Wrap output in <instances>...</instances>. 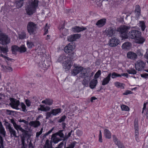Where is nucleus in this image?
<instances>
[{
	"label": "nucleus",
	"mask_w": 148,
	"mask_h": 148,
	"mask_svg": "<svg viewBox=\"0 0 148 148\" xmlns=\"http://www.w3.org/2000/svg\"><path fill=\"white\" fill-rule=\"evenodd\" d=\"M10 39L7 35L3 34H0V52L6 53L9 51L6 45L10 42Z\"/></svg>",
	"instance_id": "1"
},
{
	"label": "nucleus",
	"mask_w": 148,
	"mask_h": 148,
	"mask_svg": "<svg viewBox=\"0 0 148 148\" xmlns=\"http://www.w3.org/2000/svg\"><path fill=\"white\" fill-rule=\"evenodd\" d=\"M38 1L34 0V2L32 1L29 3L26 8V13L28 15H32L36 11V7L38 6Z\"/></svg>",
	"instance_id": "2"
},
{
	"label": "nucleus",
	"mask_w": 148,
	"mask_h": 148,
	"mask_svg": "<svg viewBox=\"0 0 148 148\" xmlns=\"http://www.w3.org/2000/svg\"><path fill=\"white\" fill-rule=\"evenodd\" d=\"M37 25L32 22H29L27 24V30L30 35H34L36 34Z\"/></svg>",
	"instance_id": "3"
},
{
	"label": "nucleus",
	"mask_w": 148,
	"mask_h": 148,
	"mask_svg": "<svg viewBox=\"0 0 148 148\" xmlns=\"http://www.w3.org/2000/svg\"><path fill=\"white\" fill-rule=\"evenodd\" d=\"M130 28V27L125 25L121 26L117 29L116 31L119 32L121 34V36L123 38H128V30Z\"/></svg>",
	"instance_id": "4"
},
{
	"label": "nucleus",
	"mask_w": 148,
	"mask_h": 148,
	"mask_svg": "<svg viewBox=\"0 0 148 148\" xmlns=\"http://www.w3.org/2000/svg\"><path fill=\"white\" fill-rule=\"evenodd\" d=\"M141 33L140 32L136 30H133L131 31L128 34V38L138 39L140 36Z\"/></svg>",
	"instance_id": "5"
},
{
	"label": "nucleus",
	"mask_w": 148,
	"mask_h": 148,
	"mask_svg": "<svg viewBox=\"0 0 148 148\" xmlns=\"http://www.w3.org/2000/svg\"><path fill=\"white\" fill-rule=\"evenodd\" d=\"M9 99L10 101L9 105L11 107L16 110L19 109L18 106L20 105L19 101L13 98L10 97Z\"/></svg>",
	"instance_id": "6"
},
{
	"label": "nucleus",
	"mask_w": 148,
	"mask_h": 148,
	"mask_svg": "<svg viewBox=\"0 0 148 148\" xmlns=\"http://www.w3.org/2000/svg\"><path fill=\"white\" fill-rule=\"evenodd\" d=\"M116 31V28L114 27H110L106 29V34L108 37H112Z\"/></svg>",
	"instance_id": "7"
},
{
	"label": "nucleus",
	"mask_w": 148,
	"mask_h": 148,
	"mask_svg": "<svg viewBox=\"0 0 148 148\" xmlns=\"http://www.w3.org/2000/svg\"><path fill=\"white\" fill-rule=\"evenodd\" d=\"M5 123L8 124L7 125L6 127L9 130V131L10 133V136L11 137L14 136L15 137H18L16 136V131L12 127H11L10 124L6 121H5Z\"/></svg>",
	"instance_id": "8"
},
{
	"label": "nucleus",
	"mask_w": 148,
	"mask_h": 148,
	"mask_svg": "<svg viewBox=\"0 0 148 148\" xmlns=\"http://www.w3.org/2000/svg\"><path fill=\"white\" fill-rule=\"evenodd\" d=\"M70 60H67L64 62L63 63V68L67 70H69L72 66V60L73 59V57L71 56L69 58Z\"/></svg>",
	"instance_id": "9"
},
{
	"label": "nucleus",
	"mask_w": 148,
	"mask_h": 148,
	"mask_svg": "<svg viewBox=\"0 0 148 148\" xmlns=\"http://www.w3.org/2000/svg\"><path fill=\"white\" fill-rule=\"evenodd\" d=\"M81 73L79 74V77L81 78L89 77L90 71L87 68L84 69L81 71Z\"/></svg>",
	"instance_id": "10"
},
{
	"label": "nucleus",
	"mask_w": 148,
	"mask_h": 148,
	"mask_svg": "<svg viewBox=\"0 0 148 148\" xmlns=\"http://www.w3.org/2000/svg\"><path fill=\"white\" fill-rule=\"evenodd\" d=\"M145 66V63L140 60L137 61L135 65L136 69L138 71H140L143 69Z\"/></svg>",
	"instance_id": "11"
},
{
	"label": "nucleus",
	"mask_w": 148,
	"mask_h": 148,
	"mask_svg": "<svg viewBox=\"0 0 148 148\" xmlns=\"http://www.w3.org/2000/svg\"><path fill=\"white\" fill-rule=\"evenodd\" d=\"M81 36V34H79L71 35L67 37V40L70 42L74 41H75L77 39H79Z\"/></svg>",
	"instance_id": "12"
},
{
	"label": "nucleus",
	"mask_w": 148,
	"mask_h": 148,
	"mask_svg": "<svg viewBox=\"0 0 148 148\" xmlns=\"http://www.w3.org/2000/svg\"><path fill=\"white\" fill-rule=\"evenodd\" d=\"M119 41L118 39L113 38L110 39L109 45L111 47H115L119 44Z\"/></svg>",
	"instance_id": "13"
},
{
	"label": "nucleus",
	"mask_w": 148,
	"mask_h": 148,
	"mask_svg": "<svg viewBox=\"0 0 148 148\" xmlns=\"http://www.w3.org/2000/svg\"><path fill=\"white\" fill-rule=\"evenodd\" d=\"M127 58L132 60H135L137 58V55L136 53L132 51H129L127 53Z\"/></svg>",
	"instance_id": "14"
},
{
	"label": "nucleus",
	"mask_w": 148,
	"mask_h": 148,
	"mask_svg": "<svg viewBox=\"0 0 148 148\" xmlns=\"http://www.w3.org/2000/svg\"><path fill=\"white\" fill-rule=\"evenodd\" d=\"M87 28L86 27H80L78 26H75L72 28V30L74 32L78 33L81 31L85 30Z\"/></svg>",
	"instance_id": "15"
},
{
	"label": "nucleus",
	"mask_w": 148,
	"mask_h": 148,
	"mask_svg": "<svg viewBox=\"0 0 148 148\" xmlns=\"http://www.w3.org/2000/svg\"><path fill=\"white\" fill-rule=\"evenodd\" d=\"M83 67L82 66H76L72 71V75L73 76H75L80 73Z\"/></svg>",
	"instance_id": "16"
},
{
	"label": "nucleus",
	"mask_w": 148,
	"mask_h": 148,
	"mask_svg": "<svg viewBox=\"0 0 148 148\" xmlns=\"http://www.w3.org/2000/svg\"><path fill=\"white\" fill-rule=\"evenodd\" d=\"M106 19L105 18L101 19L98 20L96 23V25L98 27L103 26L106 23Z\"/></svg>",
	"instance_id": "17"
},
{
	"label": "nucleus",
	"mask_w": 148,
	"mask_h": 148,
	"mask_svg": "<svg viewBox=\"0 0 148 148\" xmlns=\"http://www.w3.org/2000/svg\"><path fill=\"white\" fill-rule=\"evenodd\" d=\"M72 43H70L67 45L64 48V51L66 53H68L71 52L72 51L73 46Z\"/></svg>",
	"instance_id": "18"
},
{
	"label": "nucleus",
	"mask_w": 148,
	"mask_h": 148,
	"mask_svg": "<svg viewBox=\"0 0 148 148\" xmlns=\"http://www.w3.org/2000/svg\"><path fill=\"white\" fill-rule=\"evenodd\" d=\"M111 73H109L108 76L104 78L102 81V85H105L108 84L111 80Z\"/></svg>",
	"instance_id": "19"
},
{
	"label": "nucleus",
	"mask_w": 148,
	"mask_h": 148,
	"mask_svg": "<svg viewBox=\"0 0 148 148\" xmlns=\"http://www.w3.org/2000/svg\"><path fill=\"white\" fill-rule=\"evenodd\" d=\"M40 108H38V110L41 111L47 112L49 111L51 109V108L48 106H45L44 105H40L39 106Z\"/></svg>",
	"instance_id": "20"
},
{
	"label": "nucleus",
	"mask_w": 148,
	"mask_h": 148,
	"mask_svg": "<svg viewBox=\"0 0 148 148\" xmlns=\"http://www.w3.org/2000/svg\"><path fill=\"white\" fill-rule=\"evenodd\" d=\"M113 140L116 145H117L118 147H119L120 146L123 144V143L119 140L118 139L115 135H113L112 136Z\"/></svg>",
	"instance_id": "21"
},
{
	"label": "nucleus",
	"mask_w": 148,
	"mask_h": 148,
	"mask_svg": "<svg viewBox=\"0 0 148 148\" xmlns=\"http://www.w3.org/2000/svg\"><path fill=\"white\" fill-rule=\"evenodd\" d=\"M51 139L54 143H57L62 139L57 137V135L55 133L53 134L51 136Z\"/></svg>",
	"instance_id": "22"
},
{
	"label": "nucleus",
	"mask_w": 148,
	"mask_h": 148,
	"mask_svg": "<svg viewBox=\"0 0 148 148\" xmlns=\"http://www.w3.org/2000/svg\"><path fill=\"white\" fill-rule=\"evenodd\" d=\"M29 124L31 126L36 127L40 125V123L39 121H30L29 123Z\"/></svg>",
	"instance_id": "23"
},
{
	"label": "nucleus",
	"mask_w": 148,
	"mask_h": 148,
	"mask_svg": "<svg viewBox=\"0 0 148 148\" xmlns=\"http://www.w3.org/2000/svg\"><path fill=\"white\" fill-rule=\"evenodd\" d=\"M97 79H92L90 83V87L92 89L94 88L97 83Z\"/></svg>",
	"instance_id": "24"
},
{
	"label": "nucleus",
	"mask_w": 148,
	"mask_h": 148,
	"mask_svg": "<svg viewBox=\"0 0 148 148\" xmlns=\"http://www.w3.org/2000/svg\"><path fill=\"white\" fill-rule=\"evenodd\" d=\"M134 12L136 15L137 16L139 17L140 15L141 9L139 5H136Z\"/></svg>",
	"instance_id": "25"
},
{
	"label": "nucleus",
	"mask_w": 148,
	"mask_h": 148,
	"mask_svg": "<svg viewBox=\"0 0 148 148\" xmlns=\"http://www.w3.org/2000/svg\"><path fill=\"white\" fill-rule=\"evenodd\" d=\"M41 103L48 106H50L52 105L53 101L52 99L49 98L46 99L45 100L42 101Z\"/></svg>",
	"instance_id": "26"
},
{
	"label": "nucleus",
	"mask_w": 148,
	"mask_h": 148,
	"mask_svg": "<svg viewBox=\"0 0 148 148\" xmlns=\"http://www.w3.org/2000/svg\"><path fill=\"white\" fill-rule=\"evenodd\" d=\"M51 64V62L47 60H45L42 63V67L47 69L50 66Z\"/></svg>",
	"instance_id": "27"
},
{
	"label": "nucleus",
	"mask_w": 148,
	"mask_h": 148,
	"mask_svg": "<svg viewBox=\"0 0 148 148\" xmlns=\"http://www.w3.org/2000/svg\"><path fill=\"white\" fill-rule=\"evenodd\" d=\"M0 134L3 137L5 136L6 132L1 122H0Z\"/></svg>",
	"instance_id": "28"
},
{
	"label": "nucleus",
	"mask_w": 148,
	"mask_h": 148,
	"mask_svg": "<svg viewBox=\"0 0 148 148\" xmlns=\"http://www.w3.org/2000/svg\"><path fill=\"white\" fill-rule=\"evenodd\" d=\"M131 46V44L128 42H125L123 43L122 46V47L123 49H129Z\"/></svg>",
	"instance_id": "29"
},
{
	"label": "nucleus",
	"mask_w": 148,
	"mask_h": 148,
	"mask_svg": "<svg viewBox=\"0 0 148 148\" xmlns=\"http://www.w3.org/2000/svg\"><path fill=\"white\" fill-rule=\"evenodd\" d=\"M104 135L105 137L108 139H110L111 138V133L110 131L107 129H106L104 130Z\"/></svg>",
	"instance_id": "30"
},
{
	"label": "nucleus",
	"mask_w": 148,
	"mask_h": 148,
	"mask_svg": "<svg viewBox=\"0 0 148 148\" xmlns=\"http://www.w3.org/2000/svg\"><path fill=\"white\" fill-rule=\"evenodd\" d=\"M114 84L116 87L118 88L123 89L124 88L125 84H124L117 82L114 83Z\"/></svg>",
	"instance_id": "31"
},
{
	"label": "nucleus",
	"mask_w": 148,
	"mask_h": 148,
	"mask_svg": "<svg viewBox=\"0 0 148 148\" xmlns=\"http://www.w3.org/2000/svg\"><path fill=\"white\" fill-rule=\"evenodd\" d=\"M24 0H18L16 1V7L17 8H19L23 6V4Z\"/></svg>",
	"instance_id": "32"
},
{
	"label": "nucleus",
	"mask_w": 148,
	"mask_h": 148,
	"mask_svg": "<svg viewBox=\"0 0 148 148\" xmlns=\"http://www.w3.org/2000/svg\"><path fill=\"white\" fill-rule=\"evenodd\" d=\"M51 111L53 115L56 116L58 113L61 112V109L60 108L54 109L52 110Z\"/></svg>",
	"instance_id": "33"
},
{
	"label": "nucleus",
	"mask_w": 148,
	"mask_h": 148,
	"mask_svg": "<svg viewBox=\"0 0 148 148\" xmlns=\"http://www.w3.org/2000/svg\"><path fill=\"white\" fill-rule=\"evenodd\" d=\"M18 38L20 39H24L26 37V34L25 32H19L18 34Z\"/></svg>",
	"instance_id": "34"
},
{
	"label": "nucleus",
	"mask_w": 148,
	"mask_h": 148,
	"mask_svg": "<svg viewBox=\"0 0 148 148\" xmlns=\"http://www.w3.org/2000/svg\"><path fill=\"white\" fill-rule=\"evenodd\" d=\"M23 137L21 138H24L25 139V138H29L30 137V135L29 134L28 132L25 130V132H24L22 134Z\"/></svg>",
	"instance_id": "35"
},
{
	"label": "nucleus",
	"mask_w": 148,
	"mask_h": 148,
	"mask_svg": "<svg viewBox=\"0 0 148 148\" xmlns=\"http://www.w3.org/2000/svg\"><path fill=\"white\" fill-rule=\"evenodd\" d=\"M26 48L24 45H22L21 47H19L18 51L21 53H24L26 51Z\"/></svg>",
	"instance_id": "36"
},
{
	"label": "nucleus",
	"mask_w": 148,
	"mask_h": 148,
	"mask_svg": "<svg viewBox=\"0 0 148 148\" xmlns=\"http://www.w3.org/2000/svg\"><path fill=\"white\" fill-rule=\"evenodd\" d=\"M2 67L6 72H11L12 71V69L9 66H2Z\"/></svg>",
	"instance_id": "37"
},
{
	"label": "nucleus",
	"mask_w": 148,
	"mask_h": 148,
	"mask_svg": "<svg viewBox=\"0 0 148 148\" xmlns=\"http://www.w3.org/2000/svg\"><path fill=\"white\" fill-rule=\"evenodd\" d=\"M139 26L141 27V29L143 31L145 29L146 26L145 25V23L144 21H140L139 22Z\"/></svg>",
	"instance_id": "38"
},
{
	"label": "nucleus",
	"mask_w": 148,
	"mask_h": 148,
	"mask_svg": "<svg viewBox=\"0 0 148 148\" xmlns=\"http://www.w3.org/2000/svg\"><path fill=\"white\" fill-rule=\"evenodd\" d=\"M84 79L82 82V84L86 86L88 85V83L89 81L90 80V79L89 77H85L84 78Z\"/></svg>",
	"instance_id": "39"
},
{
	"label": "nucleus",
	"mask_w": 148,
	"mask_h": 148,
	"mask_svg": "<svg viewBox=\"0 0 148 148\" xmlns=\"http://www.w3.org/2000/svg\"><path fill=\"white\" fill-rule=\"evenodd\" d=\"M63 130H60L57 132L55 133L57 136H59L60 138H62L64 137V134L63 132Z\"/></svg>",
	"instance_id": "40"
},
{
	"label": "nucleus",
	"mask_w": 148,
	"mask_h": 148,
	"mask_svg": "<svg viewBox=\"0 0 148 148\" xmlns=\"http://www.w3.org/2000/svg\"><path fill=\"white\" fill-rule=\"evenodd\" d=\"M49 140L47 139L44 145V148H53L52 146L50 145L49 144Z\"/></svg>",
	"instance_id": "41"
},
{
	"label": "nucleus",
	"mask_w": 148,
	"mask_h": 148,
	"mask_svg": "<svg viewBox=\"0 0 148 148\" xmlns=\"http://www.w3.org/2000/svg\"><path fill=\"white\" fill-rule=\"evenodd\" d=\"M127 71L129 74H135L136 73V71L134 69L131 68L130 70H127Z\"/></svg>",
	"instance_id": "42"
},
{
	"label": "nucleus",
	"mask_w": 148,
	"mask_h": 148,
	"mask_svg": "<svg viewBox=\"0 0 148 148\" xmlns=\"http://www.w3.org/2000/svg\"><path fill=\"white\" fill-rule=\"evenodd\" d=\"M25 139L21 138L22 146L21 148H27V145L25 143Z\"/></svg>",
	"instance_id": "43"
},
{
	"label": "nucleus",
	"mask_w": 148,
	"mask_h": 148,
	"mask_svg": "<svg viewBox=\"0 0 148 148\" xmlns=\"http://www.w3.org/2000/svg\"><path fill=\"white\" fill-rule=\"evenodd\" d=\"M19 47L17 46L14 45L12 46V50L13 53H14L16 51H18Z\"/></svg>",
	"instance_id": "44"
},
{
	"label": "nucleus",
	"mask_w": 148,
	"mask_h": 148,
	"mask_svg": "<svg viewBox=\"0 0 148 148\" xmlns=\"http://www.w3.org/2000/svg\"><path fill=\"white\" fill-rule=\"evenodd\" d=\"M21 106L22 111L24 112H26L27 111V110L26 109V106L25 105L23 102L21 103Z\"/></svg>",
	"instance_id": "45"
},
{
	"label": "nucleus",
	"mask_w": 148,
	"mask_h": 148,
	"mask_svg": "<svg viewBox=\"0 0 148 148\" xmlns=\"http://www.w3.org/2000/svg\"><path fill=\"white\" fill-rule=\"evenodd\" d=\"M27 47L28 48H32L34 46L33 43L30 41H27Z\"/></svg>",
	"instance_id": "46"
},
{
	"label": "nucleus",
	"mask_w": 148,
	"mask_h": 148,
	"mask_svg": "<svg viewBox=\"0 0 148 148\" xmlns=\"http://www.w3.org/2000/svg\"><path fill=\"white\" fill-rule=\"evenodd\" d=\"M136 53L137 56L142 57L143 56V51L141 49H138L136 51Z\"/></svg>",
	"instance_id": "47"
},
{
	"label": "nucleus",
	"mask_w": 148,
	"mask_h": 148,
	"mask_svg": "<svg viewBox=\"0 0 148 148\" xmlns=\"http://www.w3.org/2000/svg\"><path fill=\"white\" fill-rule=\"evenodd\" d=\"M121 108L122 110L128 111L129 110V108L128 106L124 105H122L121 106Z\"/></svg>",
	"instance_id": "48"
},
{
	"label": "nucleus",
	"mask_w": 148,
	"mask_h": 148,
	"mask_svg": "<svg viewBox=\"0 0 148 148\" xmlns=\"http://www.w3.org/2000/svg\"><path fill=\"white\" fill-rule=\"evenodd\" d=\"M111 77L114 79L116 78L117 77L120 76V74H118L116 73L115 72H113L112 74L111 73Z\"/></svg>",
	"instance_id": "49"
},
{
	"label": "nucleus",
	"mask_w": 148,
	"mask_h": 148,
	"mask_svg": "<svg viewBox=\"0 0 148 148\" xmlns=\"http://www.w3.org/2000/svg\"><path fill=\"white\" fill-rule=\"evenodd\" d=\"M52 113L51 111L50 112H47L46 113V119H48L50 117H52Z\"/></svg>",
	"instance_id": "50"
},
{
	"label": "nucleus",
	"mask_w": 148,
	"mask_h": 148,
	"mask_svg": "<svg viewBox=\"0 0 148 148\" xmlns=\"http://www.w3.org/2000/svg\"><path fill=\"white\" fill-rule=\"evenodd\" d=\"M15 129H16L17 131H18V130H20L23 133L24 132H25V130L23 129L22 127H21L20 125H18L15 128Z\"/></svg>",
	"instance_id": "51"
},
{
	"label": "nucleus",
	"mask_w": 148,
	"mask_h": 148,
	"mask_svg": "<svg viewBox=\"0 0 148 148\" xmlns=\"http://www.w3.org/2000/svg\"><path fill=\"white\" fill-rule=\"evenodd\" d=\"M136 40H138L137 42L139 43H143L145 41L144 39L141 37V36L138 39H136Z\"/></svg>",
	"instance_id": "52"
},
{
	"label": "nucleus",
	"mask_w": 148,
	"mask_h": 148,
	"mask_svg": "<svg viewBox=\"0 0 148 148\" xmlns=\"http://www.w3.org/2000/svg\"><path fill=\"white\" fill-rule=\"evenodd\" d=\"M101 74V71L100 70H99L94 75V79H97V78L99 77Z\"/></svg>",
	"instance_id": "53"
},
{
	"label": "nucleus",
	"mask_w": 148,
	"mask_h": 148,
	"mask_svg": "<svg viewBox=\"0 0 148 148\" xmlns=\"http://www.w3.org/2000/svg\"><path fill=\"white\" fill-rule=\"evenodd\" d=\"M54 129V128L53 127L51 130H49L47 132L45 133L42 136L43 138H44L46 137V136H47L49 134H50L53 131Z\"/></svg>",
	"instance_id": "54"
},
{
	"label": "nucleus",
	"mask_w": 148,
	"mask_h": 148,
	"mask_svg": "<svg viewBox=\"0 0 148 148\" xmlns=\"http://www.w3.org/2000/svg\"><path fill=\"white\" fill-rule=\"evenodd\" d=\"M25 102L27 106L29 107L31 106L32 102L30 100L28 99H25Z\"/></svg>",
	"instance_id": "55"
},
{
	"label": "nucleus",
	"mask_w": 148,
	"mask_h": 148,
	"mask_svg": "<svg viewBox=\"0 0 148 148\" xmlns=\"http://www.w3.org/2000/svg\"><path fill=\"white\" fill-rule=\"evenodd\" d=\"M66 58V56H64L63 55H62L60 56L59 58L58 61V62H61L64 60Z\"/></svg>",
	"instance_id": "56"
},
{
	"label": "nucleus",
	"mask_w": 148,
	"mask_h": 148,
	"mask_svg": "<svg viewBox=\"0 0 148 148\" xmlns=\"http://www.w3.org/2000/svg\"><path fill=\"white\" fill-rule=\"evenodd\" d=\"M0 143L1 145V147L2 148H3V140L2 137L1 135H0Z\"/></svg>",
	"instance_id": "57"
},
{
	"label": "nucleus",
	"mask_w": 148,
	"mask_h": 148,
	"mask_svg": "<svg viewBox=\"0 0 148 148\" xmlns=\"http://www.w3.org/2000/svg\"><path fill=\"white\" fill-rule=\"evenodd\" d=\"M66 118V117L65 115L63 116L61 118L59 119L58 122L61 123L64 121Z\"/></svg>",
	"instance_id": "58"
},
{
	"label": "nucleus",
	"mask_w": 148,
	"mask_h": 148,
	"mask_svg": "<svg viewBox=\"0 0 148 148\" xmlns=\"http://www.w3.org/2000/svg\"><path fill=\"white\" fill-rule=\"evenodd\" d=\"M42 130H43V128H42L39 132H37L36 133V138H38L39 136L42 133Z\"/></svg>",
	"instance_id": "59"
},
{
	"label": "nucleus",
	"mask_w": 148,
	"mask_h": 148,
	"mask_svg": "<svg viewBox=\"0 0 148 148\" xmlns=\"http://www.w3.org/2000/svg\"><path fill=\"white\" fill-rule=\"evenodd\" d=\"M11 123L13 124L14 127L15 129L17 126V125L16 123L15 122L14 120L13 119H12L10 120Z\"/></svg>",
	"instance_id": "60"
},
{
	"label": "nucleus",
	"mask_w": 148,
	"mask_h": 148,
	"mask_svg": "<svg viewBox=\"0 0 148 148\" xmlns=\"http://www.w3.org/2000/svg\"><path fill=\"white\" fill-rule=\"evenodd\" d=\"M11 123L13 124L14 127L15 129L17 126V125L16 123L15 122L14 120L13 119H12L10 120Z\"/></svg>",
	"instance_id": "61"
},
{
	"label": "nucleus",
	"mask_w": 148,
	"mask_h": 148,
	"mask_svg": "<svg viewBox=\"0 0 148 148\" xmlns=\"http://www.w3.org/2000/svg\"><path fill=\"white\" fill-rule=\"evenodd\" d=\"M28 146V148H34V146L33 145L31 141L29 142Z\"/></svg>",
	"instance_id": "62"
},
{
	"label": "nucleus",
	"mask_w": 148,
	"mask_h": 148,
	"mask_svg": "<svg viewBox=\"0 0 148 148\" xmlns=\"http://www.w3.org/2000/svg\"><path fill=\"white\" fill-rule=\"evenodd\" d=\"M64 145V142L62 141L58 145V146L55 148H62Z\"/></svg>",
	"instance_id": "63"
},
{
	"label": "nucleus",
	"mask_w": 148,
	"mask_h": 148,
	"mask_svg": "<svg viewBox=\"0 0 148 148\" xmlns=\"http://www.w3.org/2000/svg\"><path fill=\"white\" fill-rule=\"evenodd\" d=\"M18 121L20 122H23L26 125H27L28 124V122L24 119H20L18 120Z\"/></svg>",
	"instance_id": "64"
}]
</instances>
